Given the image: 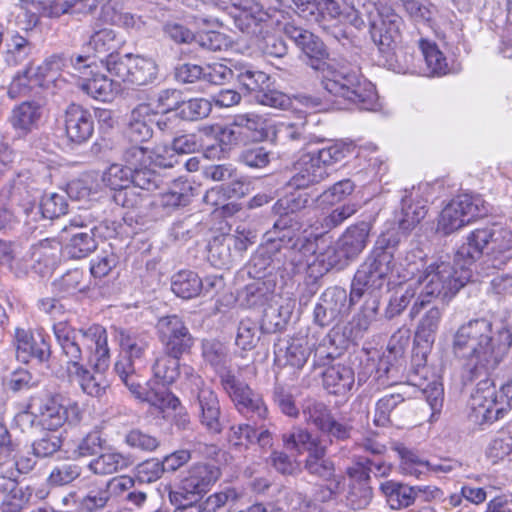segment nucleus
Instances as JSON below:
<instances>
[{
    "label": "nucleus",
    "mask_w": 512,
    "mask_h": 512,
    "mask_svg": "<svg viewBox=\"0 0 512 512\" xmlns=\"http://www.w3.org/2000/svg\"><path fill=\"white\" fill-rule=\"evenodd\" d=\"M511 347V326L505 322L494 324L486 318L469 320L453 335L452 353L461 364L463 383L478 380L469 400L470 417L475 423H493L512 407V382L496 389L491 379Z\"/></svg>",
    "instance_id": "obj_1"
},
{
    "label": "nucleus",
    "mask_w": 512,
    "mask_h": 512,
    "mask_svg": "<svg viewBox=\"0 0 512 512\" xmlns=\"http://www.w3.org/2000/svg\"><path fill=\"white\" fill-rule=\"evenodd\" d=\"M55 338L66 358V372L72 383L91 397H102L108 387L104 371L108 368L107 332L100 325L76 330L66 321L53 325Z\"/></svg>",
    "instance_id": "obj_2"
},
{
    "label": "nucleus",
    "mask_w": 512,
    "mask_h": 512,
    "mask_svg": "<svg viewBox=\"0 0 512 512\" xmlns=\"http://www.w3.org/2000/svg\"><path fill=\"white\" fill-rule=\"evenodd\" d=\"M179 358L180 356H171L167 352L157 357L152 367L154 377L163 385H170L182 376L185 389L189 391L193 405L197 407L201 425L209 433H221V410L217 394L191 366L180 367Z\"/></svg>",
    "instance_id": "obj_3"
},
{
    "label": "nucleus",
    "mask_w": 512,
    "mask_h": 512,
    "mask_svg": "<svg viewBox=\"0 0 512 512\" xmlns=\"http://www.w3.org/2000/svg\"><path fill=\"white\" fill-rule=\"evenodd\" d=\"M299 48L309 58V65L315 70L322 71L321 84L328 93L347 100L360 110L374 108L377 97L373 85L362 81L355 72L331 69L324 62L328 52L318 36L311 32Z\"/></svg>",
    "instance_id": "obj_4"
},
{
    "label": "nucleus",
    "mask_w": 512,
    "mask_h": 512,
    "mask_svg": "<svg viewBox=\"0 0 512 512\" xmlns=\"http://www.w3.org/2000/svg\"><path fill=\"white\" fill-rule=\"evenodd\" d=\"M117 339L121 347V354L114 365V371L130 392L136 398L147 400L160 409L176 410L179 408L181 402L173 393L166 389L146 393L139 380L138 370L144 364L143 357L148 347L147 341L124 330L119 331Z\"/></svg>",
    "instance_id": "obj_5"
},
{
    "label": "nucleus",
    "mask_w": 512,
    "mask_h": 512,
    "mask_svg": "<svg viewBox=\"0 0 512 512\" xmlns=\"http://www.w3.org/2000/svg\"><path fill=\"white\" fill-rule=\"evenodd\" d=\"M472 265L464 261L458 264L456 255L453 263L441 261L428 265L415 282L420 291L410 309L409 316L412 319L417 317L434 298L449 300L454 297L470 281Z\"/></svg>",
    "instance_id": "obj_6"
},
{
    "label": "nucleus",
    "mask_w": 512,
    "mask_h": 512,
    "mask_svg": "<svg viewBox=\"0 0 512 512\" xmlns=\"http://www.w3.org/2000/svg\"><path fill=\"white\" fill-rule=\"evenodd\" d=\"M484 253L493 268L502 269L512 263V229L493 223L474 230L457 250L456 262L474 264Z\"/></svg>",
    "instance_id": "obj_7"
},
{
    "label": "nucleus",
    "mask_w": 512,
    "mask_h": 512,
    "mask_svg": "<svg viewBox=\"0 0 512 512\" xmlns=\"http://www.w3.org/2000/svg\"><path fill=\"white\" fill-rule=\"evenodd\" d=\"M351 152V146L343 142H331L317 153L303 154L294 164L293 175L287 185L305 189L323 181L327 168L342 161Z\"/></svg>",
    "instance_id": "obj_8"
},
{
    "label": "nucleus",
    "mask_w": 512,
    "mask_h": 512,
    "mask_svg": "<svg viewBox=\"0 0 512 512\" xmlns=\"http://www.w3.org/2000/svg\"><path fill=\"white\" fill-rule=\"evenodd\" d=\"M286 222L276 220L273 228L265 234V241L251 257L248 273L254 278H273V272L282 270L279 249L281 242L291 239V232L285 230Z\"/></svg>",
    "instance_id": "obj_9"
},
{
    "label": "nucleus",
    "mask_w": 512,
    "mask_h": 512,
    "mask_svg": "<svg viewBox=\"0 0 512 512\" xmlns=\"http://www.w3.org/2000/svg\"><path fill=\"white\" fill-rule=\"evenodd\" d=\"M280 220L286 222L284 229L291 232V239L281 242L278 251L281 255L282 270L288 275L310 270L311 275H314V259L316 252L319 250L317 239L298 237L296 234L298 228H293L291 219L284 217Z\"/></svg>",
    "instance_id": "obj_10"
},
{
    "label": "nucleus",
    "mask_w": 512,
    "mask_h": 512,
    "mask_svg": "<svg viewBox=\"0 0 512 512\" xmlns=\"http://www.w3.org/2000/svg\"><path fill=\"white\" fill-rule=\"evenodd\" d=\"M29 407L39 414V424L43 429L55 431L65 422L76 423L80 420V408L76 402L64 403L60 394L39 393L31 396Z\"/></svg>",
    "instance_id": "obj_11"
},
{
    "label": "nucleus",
    "mask_w": 512,
    "mask_h": 512,
    "mask_svg": "<svg viewBox=\"0 0 512 512\" xmlns=\"http://www.w3.org/2000/svg\"><path fill=\"white\" fill-rule=\"evenodd\" d=\"M108 72L121 81L131 85L143 86L154 82L158 75V66L150 58L125 54H109L106 59Z\"/></svg>",
    "instance_id": "obj_12"
},
{
    "label": "nucleus",
    "mask_w": 512,
    "mask_h": 512,
    "mask_svg": "<svg viewBox=\"0 0 512 512\" xmlns=\"http://www.w3.org/2000/svg\"><path fill=\"white\" fill-rule=\"evenodd\" d=\"M219 378L222 389L241 414L254 419L255 424L257 420L266 418L268 409L262 398L253 392L248 384L241 381L232 370H222Z\"/></svg>",
    "instance_id": "obj_13"
},
{
    "label": "nucleus",
    "mask_w": 512,
    "mask_h": 512,
    "mask_svg": "<svg viewBox=\"0 0 512 512\" xmlns=\"http://www.w3.org/2000/svg\"><path fill=\"white\" fill-rule=\"evenodd\" d=\"M443 310V307H430L420 319L416 328L414 341L418 348L421 349L422 355L421 357L416 355L413 358V362L416 363L417 367L411 371L409 375V381L414 386L421 387L423 385L421 380L425 379L428 374V369L422 362H425V354L435 342L436 334L442 319Z\"/></svg>",
    "instance_id": "obj_14"
},
{
    "label": "nucleus",
    "mask_w": 512,
    "mask_h": 512,
    "mask_svg": "<svg viewBox=\"0 0 512 512\" xmlns=\"http://www.w3.org/2000/svg\"><path fill=\"white\" fill-rule=\"evenodd\" d=\"M486 212L479 198L468 194L452 199L441 211L437 231L451 234Z\"/></svg>",
    "instance_id": "obj_15"
},
{
    "label": "nucleus",
    "mask_w": 512,
    "mask_h": 512,
    "mask_svg": "<svg viewBox=\"0 0 512 512\" xmlns=\"http://www.w3.org/2000/svg\"><path fill=\"white\" fill-rule=\"evenodd\" d=\"M371 464L372 462L368 458H358L351 466L346 468L345 474L348 483L345 505L351 510H364L372 502L374 493L371 486Z\"/></svg>",
    "instance_id": "obj_16"
},
{
    "label": "nucleus",
    "mask_w": 512,
    "mask_h": 512,
    "mask_svg": "<svg viewBox=\"0 0 512 512\" xmlns=\"http://www.w3.org/2000/svg\"><path fill=\"white\" fill-rule=\"evenodd\" d=\"M395 267L368 256L356 271L350 292V303L359 300L365 292L373 293L390 283Z\"/></svg>",
    "instance_id": "obj_17"
},
{
    "label": "nucleus",
    "mask_w": 512,
    "mask_h": 512,
    "mask_svg": "<svg viewBox=\"0 0 512 512\" xmlns=\"http://www.w3.org/2000/svg\"><path fill=\"white\" fill-rule=\"evenodd\" d=\"M220 136L221 142L228 144L262 141L268 136L267 121L255 113L238 114L222 128Z\"/></svg>",
    "instance_id": "obj_18"
},
{
    "label": "nucleus",
    "mask_w": 512,
    "mask_h": 512,
    "mask_svg": "<svg viewBox=\"0 0 512 512\" xmlns=\"http://www.w3.org/2000/svg\"><path fill=\"white\" fill-rule=\"evenodd\" d=\"M221 470L210 463L193 464L181 477L175 489H171L184 498L201 499L220 479Z\"/></svg>",
    "instance_id": "obj_19"
},
{
    "label": "nucleus",
    "mask_w": 512,
    "mask_h": 512,
    "mask_svg": "<svg viewBox=\"0 0 512 512\" xmlns=\"http://www.w3.org/2000/svg\"><path fill=\"white\" fill-rule=\"evenodd\" d=\"M379 489L390 508L395 510L407 508L417 502H428L440 492L430 486H410L394 480L381 483Z\"/></svg>",
    "instance_id": "obj_20"
},
{
    "label": "nucleus",
    "mask_w": 512,
    "mask_h": 512,
    "mask_svg": "<svg viewBox=\"0 0 512 512\" xmlns=\"http://www.w3.org/2000/svg\"><path fill=\"white\" fill-rule=\"evenodd\" d=\"M157 330L165 351L171 356H181L189 352L194 344V338L182 319L177 315L160 318L157 323Z\"/></svg>",
    "instance_id": "obj_21"
},
{
    "label": "nucleus",
    "mask_w": 512,
    "mask_h": 512,
    "mask_svg": "<svg viewBox=\"0 0 512 512\" xmlns=\"http://www.w3.org/2000/svg\"><path fill=\"white\" fill-rule=\"evenodd\" d=\"M349 307L346 290L338 286L329 287L315 305L314 322L321 327L334 325L348 312Z\"/></svg>",
    "instance_id": "obj_22"
},
{
    "label": "nucleus",
    "mask_w": 512,
    "mask_h": 512,
    "mask_svg": "<svg viewBox=\"0 0 512 512\" xmlns=\"http://www.w3.org/2000/svg\"><path fill=\"white\" fill-rule=\"evenodd\" d=\"M64 125L68 140L77 145L87 142L94 132V119L90 111L74 103L65 110Z\"/></svg>",
    "instance_id": "obj_23"
},
{
    "label": "nucleus",
    "mask_w": 512,
    "mask_h": 512,
    "mask_svg": "<svg viewBox=\"0 0 512 512\" xmlns=\"http://www.w3.org/2000/svg\"><path fill=\"white\" fill-rule=\"evenodd\" d=\"M428 212L427 200L419 191H406L401 199L400 210L394 214V222L403 233L412 231Z\"/></svg>",
    "instance_id": "obj_24"
},
{
    "label": "nucleus",
    "mask_w": 512,
    "mask_h": 512,
    "mask_svg": "<svg viewBox=\"0 0 512 512\" xmlns=\"http://www.w3.org/2000/svg\"><path fill=\"white\" fill-rule=\"evenodd\" d=\"M15 343L17 358L22 362H28L30 359L45 362L51 355L50 344L42 332L34 334L29 330L17 328Z\"/></svg>",
    "instance_id": "obj_25"
},
{
    "label": "nucleus",
    "mask_w": 512,
    "mask_h": 512,
    "mask_svg": "<svg viewBox=\"0 0 512 512\" xmlns=\"http://www.w3.org/2000/svg\"><path fill=\"white\" fill-rule=\"evenodd\" d=\"M342 15L341 8L336 0H317L313 9L309 11V20L317 23L324 31L336 40L347 39V32L339 25Z\"/></svg>",
    "instance_id": "obj_26"
},
{
    "label": "nucleus",
    "mask_w": 512,
    "mask_h": 512,
    "mask_svg": "<svg viewBox=\"0 0 512 512\" xmlns=\"http://www.w3.org/2000/svg\"><path fill=\"white\" fill-rule=\"evenodd\" d=\"M134 464L131 454L109 449L93 458L87 465L88 470L97 476H109L125 471Z\"/></svg>",
    "instance_id": "obj_27"
},
{
    "label": "nucleus",
    "mask_w": 512,
    "mask_h": 512,
    "mask_svg": "<svg viewBox=\"0 0 512 512\" xmlns=\"http://www.w3.org/2000/svg\"><path fill=\"white\" fill-rule=\"evenodd\" d=\"M323 387L328 393L338 396L347 394L354 386L355 373L351 366L335 364L322 372Z\"/></svg>",
    "instance_id": "obj_28"
},
{
    "label": "nucleus",
    "mask_w": 512,
    "mask_h": 512,
    "mask_svg": "<svg viewBox=\"0 0 512 512\" xmlns=\"http://www.w3.org/2000/svg\"><path fill=\"white\" fill-rule=\"evenodd\" d=\"M152 108L149 104H139L130 112L127 120L126 133L131 141L142 143L152 137Z\"/></svg>",
    "instance_id": "obj_29"
},
{
    "label": "nucleus",
    "mask_w": 512,
    "mask_h": 512,
    "mask_svg": "<svg viewBox=\"0 0 512 512\" xmlns=\"http://www.w3.org/2000/svg\"><path fill=\"white\" fill-rule=\"evenodd\" d=\"M371 224L359 222L346 229L339 238L340 248L344 250L346 257L350 260L357 258L368 244Z\"/></svg>",
    "instance_id": "obj_30"
},
{
    "label": "nucleus",
    "mask_w": 512,
    "mask_h": 512,
    "mask_svg": "<svg viewBox=\"0 0 512 512\" xmlns=\"http://www.w3.org/2000/svg\"><path fill=\"white\" fill-rule=\"evenodd\" d=\"M41 118V107L36 102H22L13 108L9 122L20 136L30 133Z\"/></svg>",
    "instance_id": "obj_31"
},
{
    "label": "nucleus",
    "mask_w": 512,
    "mask_h": 512,
    "mask_svg": "<svg viewBox=\"0 0 512 512\" xmlns=\"http://www.w3.org/2000/svg\"><path fill=\"white\" fill-rule=\"evenodd\" d=\"M239 9V14L235 17L237 27L245 33H256L261 31L259 28L261 22L265 21L267 13L263 7L252 0H240L234 3Z\"/></svg>",
    "instance_id": "obj_32"
},
{
    "label": "nucleus",
    "mask_w": 512,
    "mask_h": 512,
    "mask_svg": "<svg viewBox=\"0 0 512 512\" xmlns=\"http://www.w3.org/2000/svg\"><path fill=\"white\" fill-rule=\"evenodd\" d=\"M350 260L346 257L344 250L340 248V243L327 245L325 248L315 254L313 273L315 276H322L333 268L342 269Z\"/></svg>",
    "instance_id": "obj_33"
},
{
    "label": "nucleus",
    "mask_w": 512,
    "mask_h": 512,
    "mask_svg": "<svg viewBox=\"0 0 512 512\" xmlns=\"http://www.w3.org/2000/svg\"><path fill=\"white\" fill-rule=\"evenodd\" d=\"M112 481L93 483L89 485L83 496L77 500L79 512H96L106 507L111 498L110 486Z\"/></svg>",
    "instance_id": "obj_34"
},
{
    "label": "nucleus",
    "mask_w": 512,
    "mask_h": 512,
    "mask_svg": "<svg viewBox=\"0 0 512 512\" xmlns=\"http://www.w3.org/2000/svg\"><path fill=\"white\" fill-rule=\"evenodd\" d=\"M276 282L274 278L255 280L248 284L242 292L243 300L249 307H260L273 301Z\"/></svg>",
    "instance_id": "obj_35"
},
{
    "label": "nucleus",
    "mask_w": 512,
    "mask_h": 512,
    "mask_svg": "<svg viewBox=\"0 0 512 512\" xmlns=\"http://www.w3.org/2000/svg\"><path fill=\"white\" fill-rule=\"evenodd\" d=\"M80 88L96 100L109 102L118 94L120 85L106 75L96 74L90 79L83 80L80 83Z\"/></svg>",
    "instance_id": "obj_36"
},
{
    "label": "nucleus",
    "mask_w": 512,
    "mask_h": 512,
    "mask_svg": "<svg viewBox=\"0 0 512 512\" xmlns=\"http://www.w3.org/2000/svg\"><path fill=\"white\" fill-rule=\"evenodd\" d=\"M311 348L305 339H294L285 347L275 350V360L283 365L300 369L307 362Z\"/></svg>",
    "instance_id": "obj_37"
},
{
    "label": "nucleus",
    "mask_w": 512,
    "mask_h": 512,
    "mask_svg": "<svg viewBox=\"0 0 512 512\" xmlns=\"http://www.w3.org/2000/svg\"><path fill=\"white\" fill-rule=\"evenodd\" d=\"M401 24V18L398 15H391L388 27L383 22L385 28L380 30L379 38L377 39L376 33L373 34L374 42L377 44L379 52L383 54L386 62H389L393 55L394 47L400 39Z\"/></svg>",
    "instance_id": "obj_38"
},
{
    "label": "nucleus",
    "mask_w": 512,
    "mask_h": 512,
    "mask_svg": "<svg viewBox=\"0 0 512 512\" xmlns=\"http://www.w3.org/2000/svg\"><path fill=\"white\" fill-rule=\"evenodd\" d=\"M171 289L178 297L191 299L202 292V279L193 271L182 270L173 276Z\"/></svg>",
    "instance_id": "obj_39"
},
{
    "label": "nucleus",
    "mask_w": 512,
    "mask_h": 512,
    "mask_svg": "<svg viewBox=\"0 0 512 512\" xmlns=\"http://www.w3.org/2000/svg\"><path fill=\"white\" fill-rule=\"evenodd\" d=\"M379 304L376 298L367 300L361 310L349 322V336L353 340L360 339L368 331L371 323L376 319Z\"/></svg>",
    "instance_id": "obj_40"
},
{
    "label": "nucleus",
    "mask_w": 512,
    "mask_h": 512,
    "mask_svg": "<svg viewBox=\"0 0 512 512\" xmlns=\"http://www.w3.org/2000/svg\"><path fill=\"white\" fill-rule=\"evenodd\" d=\"M235 77L241 87L253 96L257 94L264 86H268L269 76L252 66L237 64L234 66Z\"/></svg>",
    "instance_id": "obj_41"
},
{
    "label": "nucleus",
    "mask_w": 512,
    "mask_h": 512,
    "mask_svg": "<svg viewBox=\"0 0 512 512\" xmlns=\"http://www.w3.org/2000/svg\"><path fill=\"white\" fill-rule=\"evenodd\" d=\"M60 245L55 240L44 239L31 247V258L39 265H43L45 271L53 270L59 262Z\"/></svg>",
    "instance_id": "obj_42"
},
{
    "label": "nucleus",
    "mask_w": 512,
    "mask_h": 512,
    "mask_svg": "<svg viewBox=\"0 0 512 512\" xmlns=\"http://www.w3.org/2000/svg\"><path fill=\"white\" fill-rule=\"evenodd\" d=\"M301 412L304 422L312 425L319 431L327 426L328 420L332 416L329 407L322 401L314 398H306L301 404Z\"/></svg>",
    "instance_id": "obj_43"
},
{
    "label": "nucleus",
    "mask_w": 512,
    "mask_h": 512,
    "mask_svg": "<svg viewBox=\"0 0 512 512\" xmlns=\"http://www.w3.org/2000/svg\"><path fill=\"white\" fill-rule=\"evenodd\" d=\"M4 61L8 66H18L26 62L32 51V44L18 33L6 39Z\"/></svg>",
    "instance_id": "obj_44"
},
{
    "label": "nucleus",
    "mask_w": 512,
    "mask_h": 512,
    "mask_svg": "<svg viewBox=\"0 0 512 512\" xmlns=\"http://www.w3.org/2000/svg\"><path fill=\"white\" fill-rule=\"evenodd\" d=\"M98 246L95 233L74 234L64 243V253L71 259H83L93 253Z\"/></svg>",
    "instance_id": "obj_45"
},
{
    "label": "nucleus",
    "mask_w": 512,
    "mask_h": 512,
    "mask_svg": "<svg viewBox=\"0 0 512 512\" xmlns=\"http://www.w3.org/2000/svg\"><path fill=\"white\" fill-rule=\"evenodd\" d=\"M400 241L399 232L393 230L383 232L378 236L370 256L381 261L385 258L386 264L395 267L394 254Z\"/></svg>",
    "instance_id": "obj_46"
},
{
    "label": "nucleus",
    "mask_w": 512,
    "mask_h": 512,
    "mask_svg": "<svg viewBox=\"0 0 512 512\" xmlns=\"http://www.w3.org/2000/svg\"><path fill=\"white\" fill-rule=\"evenodd\" d=\"M207 257L216 268H229L236 263L225 235L216 236L209 242Z\"/></svg>",
    "instance_id": "obj_47"
},
{
    "label": "nucleus",
    "mask_w": 512,
    "mask_h": 512,
    "mask_svg": "<svg viewBox=\"0 0 512 512\" xmlns=\"http://www.w3.org/2000/svg\"><path fill=\"white\" fill-rule=\"evenodd\" d=\"M400 266L402 272H397L398 278L403 280L418 278L426 266V254L420 248H414L406 252Z\"/></svg>",
    "instance_id": "obj_48"
},
{
    "label": "nucleus",
    "mask_w": 512,
    "mask_h": 512,
    "mask_svg": "<svg viewBox=\"0 0 512 512\" xmlns=\"http://www.w3.org/2000/svg\"><path fill=\"white\" fill-rule=\"evenodd\" d=\"M420 47L430 75L441 76L448 72V63L435 43L421 40Z\"/></svg>",
    "instance_id": "obj_49"
},
{
    "label": "nucleus",
    "mask_w": 512,
    "mask_h": 512,
    "mask_svg": "<svg viewBox=\"0 0 512 512\" xmlns=\"http://www.w3.org/2000/svg\"><path fill=\"white\" fill-rule=\"evenodd\" d=\"M404 403L405 399L400 393L385 395L379 399L375 407L374 424L379 427L392 424L391 413Z\"/></svg>",
    "instance_id": "obj_50"
},
{
    "label": "nucleus",
    "mask_w": 512,
    "mask_h": 512,
    "mask_svg": "<svg viewBox=\"0 0 512 512\" xmlns=\"http://www.w3.org/2000/svg\"><path fill=\"white\" fill-rule=\"evenodd\" d=\"M121 44L116 32L110 28H102L95 31L87 42L88 49L95 53L113 54L112 51L116 50Z\"/></svg>",
    "instance_id": "obj_51"
},
{
    "label": "nucleus",
    "mask_w": 512,
    "mask_h": 512,
    "mask_svg": "<svg viewBox=\"0 0 512 512\" xmlns=\"http://www.w3.org/2000/svg\"><path fill=\"white\" fill-rule=\"evenodd\" d=\"M212 104L205 98H192L181 101L178 116L186 121H198L209 116Z\"/></svg>",
    "instance_id": "obj_52"
},
{
    "label": "nucleus",
    "mask_w": 512,
    "mask_h": 512,
    "mask_svg": "<svg viewBox=\"0 0 512 512\" xmlns=\"http://www.w3.org/2000/svg\"><path fill=\"white\" fill-rule=\"evenodd\" d=\"M393 449L401 458L400 469L404 474L419 477L423 473L428 461L422 460L416 452L402 443H396Z\"/></svg>",
    "instance_id": "obj_53"
},
{
    "label": "nucleus",
    "mask_w": 512,
    "mask_h": 512,
    "mask_svg": "<svg viewBox=\"0 0 512 512\" xmlns=\"http://www.w3.org/2000/svg\"><path fill=\"white\" fill-rule=\"evenodd\" d=\"M309 202L307 194H290L280 198L273 206L276 214L281 218L287 217L292 220L293 228H297L298 223L291 217V214L304 209Z\"/></svg>",
    "instance_id": "obj_54"
},
{
    "label": "nucleus",
    "mask_w": 512,
    "mask_h": 512,
    "mask_svg": "<svg viewBox=\"0 0 512 512\" xmlns=\"http://www.w3.org/2000/svg\"><path fill=\"white\" fill-rule=\"evenodd\" d=\"M132 167L112 164L102 175V181L110 189L119 191L131 185Z\"/></svg>",
    "instance_id": "obj_55"
},
{
    "label": "nucleus",
    "mask_w": 512,
    "mask_h": 512,
    "mask_svg": "<svg viewBox=\"0 0 512 512\" xmlns=\"http://www.w3.org/2000/svg\"><path fill=\"white\" fill-rule=\"evenodd\" d=\"M191 191L192 187L189 183L176 181L167 192L161 195V205L167 208L185 206L190 202Z\"/></svg>",
    "instance_id": "obj_56"
},
{
    "label": "nucleus",
    "mask_w": 512,
    "mask_h": 512,
    "mask_svg": "<svg viewBox=\"0 0 512 512\" xmlns=\"http://www.w3.org/2000/svg\"><path fill=\"white\" fill-rule=\"evenodd\" d=\"M53 286L58 293L64 295H73L77 292H83L87 287L84 283V274L79 269L67 271L53 282Z\"/></svg>",
    "instance_id": "obj_57"
},
{
    "label": "nucleus",
    "mask_w": 512,
    "mask_h": 512,
    "mask_svg": "<svg viewBox=\"0 0 512 512\" xmlns=\"http://www.w3.org/2000/svg\"><path fill=\"white\" fill-rule=\"evenodd\" d=\"M42 216L46 219L58 218L67 212L68 203L65 194H45L40 202Z\"/></svg>",
    "instance_id": "obj_58"
},
{
    "label": "nucleus",
    "mask_w": 512,
    "mask_h": 512,
    "mask_svg": "<svg viewBox=\"0 0 512 512\" xmlns=\"http://www.w3.org/2000/svg\"><path fill=\"white\" fill-rule=\"evenodd\" d=\"M240 499V494L233 487H226L221 491L210 494L201 502L204 512H217L229 502H236Z\"/></svg>",
    "instance_id": "obj_59"
},
{
    "label": "nucleus",
    "mask_w": 512,
    "mask_h": 512,
    "mask_svg": "<svg viewBox=\"0 0 512 512\" xmlns=\"http://www.w3.org/2000/svg\"><path fill=\"white\" fill-rule=\"evenodd\" d=\"M134 475L140 484L156 482L163 475V465L156 458L147 459L136 465Z\"/></svg>",
    "instance_id": "obj_60"
},
{
    "label": "nucleus",
    "mask_w": 512,
    "mask_h": 512,
    "mask_svg": "<svg viewBox=\"0 0 512 512\" xmlns=\"http://www.w3.org/2000/svg\"><path fill=\"white\" fill-rule=\"evenodd\" d=\"M314 438L315 436L307 429L294 427L291 431L282 435V442L286 449L295 450L298 454H302Z\"/></svg>",
    "instance_id": "obj_61"
},
{
    "label": "nucleus",
    "mask_w": 512,
    "mask_h": 512,
    "mask_svg": "<svg viewBox=\"0 0 512 512\" xmlns=\"http://www.w3.org/2000/svg\"><path fill=\"white\" fill-rule=\"evenodd\" d=\"M225 236L232 249L236 263L242 260L243 253L255 242L256 238L252 231L245 229L240 230L239 227L236 229L235 234Z\"/></svg>",
    "instance_id": "obj_62"
},
{
    "label": "nucleus",
    "mask_w": 512,
    "mask_h": 512,
    "mask_svg": "<svg viewBox=\"0 0 512 512\" xmlns=\"http://www.w3.org/2000/svg\"><path fill=\"white\" fill-rule=\"evenodd\" d=\"M131 186L135 189L154 190L162 182L161 177L152 169L146 166L132 168Z\"/></svg>",
    "instance_id": "obj_63"
},
{
    "label": "nucleus",
    "mask_w": 512,
    "mask_h": 512,
    "mask_svg": "<svg viewBox=\"0 0 512 512\" xmlns=\"http://www.w3.org/2000/svg\"><path fill=\"white\" fill-rule=\"evenodd\" d=\"M124 442L126 445L133 449H139L145 452H153L160 445V441L158 440V438L150 434L144 433L139 429L130 430L125 435Z\"/></svg>",
    "instance_id": "obj_64"
}]
</instances>
